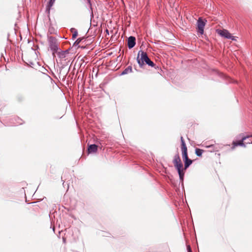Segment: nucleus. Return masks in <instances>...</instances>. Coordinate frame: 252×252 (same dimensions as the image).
<instances>
[{
  "label": "nucleus",
  "instance_id": "obj_6",
  "mask_svg": "<svg viewBox=\"0 0 252 252\" xmlns=\"http://www.w3.org/2000/svg\"><path fill=\"white\" fill-rule=\"evenodd\" d=\"M174 166L178 171V174L179 175V177H180V179L182 181H183L184 180V174H185V172H184L185 170L183 168L182 163H179V164H177Z\"/></svg>",
  "mask_w": 252,
  "mask_h": 252
},
{
  "label": "nucleus",
  "instance_id": "obj_8",
  "mask_svg": "<svg viewBox=\"0 0 252 252\" xmlns=\"http://www.w3.org/2000/svg\"><path fill=\"white\" fill-rule=\"evenodd\" d=\"M98 146L95 144H92L89 146L88 151L89 153H95L97 151Z\"/></svg>",
  "mask_w": 252,
  "mask_h": 252
},
{
  "label": "nucleus",
  "instance_id": "obj_17",
  "mask_svg": "<svg viewBox=\"0 0 252 252\" xmlns=\"http://www.w3.org/2000/svg\"><path fill=\"white\" fill-rule=\"evenodd\" d=\"M83 39V38H78V39L76 40V41H75V44H79V43L81 42V41H82Z\"/></svg>",
  "mask_w": 252,
  "mask_h": 252
},
{
  "label": "nucleus",
  "instance_id": "obj_14",
  "mask_svg": "<svg viewBox=\"0 0 252 252\" xmlns=\"http://www.w3.org/2000/svg\"><path fill=\"white\" fill-rule=\"evenodd\" d=\"M204 152V150L196 148L195 149V154L198 157H201L202 153Z\"/></svg>",
  "mask_w": 252,
  "mask_h": 252
},
{
  "label": "nucleus",
  "instance_id": "obj_4",
  "mask_svg": "<svg viewBox=\"0 0 252 252\" xmlns=\"http://www.w3.org/2000/svg\"><path fill=\"white\" fill-rule=\"evenodd\" d=\"M249 137H250L249 136H244V137H242V139L241 140L233 141L232 144V146L231 147V149L232 150H234L235 149L236 147H237L238 146H242V147H245L246 145H245V144L244 143V141L247 138H248Z\"/></svg>",
  "mask_w": 252,
  "mask_h": 252
},
{
  "label": "nucleus",
  "instance_id": "obj_16",
  "mask_svg": "<svg viewBox=\"0 0 252 252\" xmlns=\"http://www.w3.org/2000/svg\"><path fill=\"white\" fill-rule=\"evenodd\" d=\"M55 1V0H50L49 1V3H48V9H50V8L52 6ZM48 10L49 11V9H48Z\"/></svg>",
  "mask_w": 252,
  "mask_h": 252
},
{
  "label": "nucleus",
  "instance_id": "obj_11",
  "mask_svg": "<svg viewBox=\"0 0 252 252\" xmlns=\"http://www.w3.org/2000/svg\"><path fill=\"white\" fill-rule=\"evenodd\" d=\"M132 71V67L131 66H128L127 68H126L121 73L122 75H125L126 74H128L129 73H131Z\"/></svg>",
  "mask_w": 252,
  "mask_h": 252
},
{
  "label": "nucleus",
  "instance_id": "obj_7",
  "mask_svg": "<svg viewBox=\"0 0 252 252\" xmlns=\"http://www.w3.org/2000/svg\"><path fill=\"white\" fill-rule=\"evenodd\" d=\"M127 44L129 48H133L135 45V38L133 36H130L128 38Z\"/></svg>",
  "mask_w": 252,
  "mask_h": 252
},
{
  "label": "nucleus",
  "instance_id": "obj_15",
  "mask_svg": "<svg viewBox=\"0 0 252 252\" xmlns=\"http://www.w3.org/2000/svg\"><path fill=\"white\" fill-rule=\"evenodd\" d=\"M181 150L185 149H187V147L186 146L185 142L183 139V137H181Z\"/></svg>",
  "mask_w": 252,
  "mask_h": 252
},
{
  "label": "nucleus",
  "instance_id": "obj_5",
  "mask_svg": "<svg viewBox=\"0 0 252 252\" xmlns=\"http://www.w3.org/2000/svg\"><path fill=\"white\" fill-rule=\"evenodd\" d=\"M205 24V22H204L201 18H199L197 21V30L198 32L201 34L204 33V28Z\"/></svg>",
  "mask_w": 252,
  "mask_h": 252
},
{
  "label": "nucleus",
  "instance_id": "obj_13",
  "mask_svg": "<svg viewBox=\"0 0 252 252\" xmlns=\"http://www.w3.org/2000/svg\"><path fill=\"white\" fill-rule=\"evenodd\" d=\"M71 32L72 33V38L75 39L78 35V32L77 30L74 28H72L71 29Z\"/></svg>",
  "mask_w": 252,
  "mask_h": 252
},
{
  "label": "nucleus",
  "instance_id": "obj_3",
  "mask_svg": "<svg viewBox=\"0 0 252 252\" xmlns=\"http://www.w3.org/2000/svg\"><path fill=\"white\" fill-rule=\"evenodd\" d=\"M49 46L51 50L53 51V55L54 56L55 53L58 50V43L57 40L52 37H50L49 38Z\"/></svg>",
  "mask_w": 252,
  "mask_h": 252
},
{
  "label": "nucleus",
  "instance_id": "obj_2",
  "mask_svg": "<svg viewBox=\"0 0 252 252\" xmlns=\"http://www.w3.org/2000/svg\"><path fill=\"white\" fill-rule=\"evenodd\" d=\"M217 32L222 37L236 40V37L231 35V33L226 30H217Z\"/></svg>",
  "mask_w": 252,
  "mask_h": 252
},
{
  "label": "nucleus",
  "instance_id": "obj_12",
  "mask_svg": "<svg viewBox=\"0 0 252 252\" xmlns=\"http://www.w3.org/2000/svg\"><path fill=\"white\" fill-rule=\"evenodd\" d=\"M192 163V160L190 159H189L187 161H185L184 170H186Z\"/></svg>",
  "mask_w": 252,
  "mask_h": 252
},
{
  "label": "nucleus",
  "instance_id": "obj_18",
  "mask_svg": "<svg viewBox=\"0 0 252 252\" xmlns=\"http://www.w3.org/2000/svg\"><path fill=\"white\" fill-rule=\"evenodd\" d=\"M187 250L188 252H191V248L189 245L187 246Z\"/></svg>",
  "mask_w": 252,
  "mask_h": 252
},
{
  "label": "nucleus",
  "instance_id": "obj_9",
  "mask_svg": "<svg viewBox=\"0 0 252 252\" xmlns=\"http://www.w3.org/2000/svg\"><path fill=\"white\" fill-rule=\"evenodd\" d=\"M182 153V158L184 161H187L189 159L188 156V149H185L181 150Z\"/></svg>",
  "mask_w": 252,
  "mask_h": 252
},
{
  "label": "nucleus",
  "instance_id": "obj_19",
  "mask_svg": "<svg viewBox=\"0 0 252 252\" xmlns=\"http://www.w3.org/2000/svg\"><path fill=\"white\" fill-rule=\"evenodd\" d=\"M88 0V2H90V0Z\"/></svg>",
  "mask_w": 252,
  "mask_h": 252
},
{
  "label": "nucleus",
  "instance_id": "obj_1",
  "mask_svg": "<svg viewBox=\"0 0 252 252\" xmlns=\"http://www.w3.org/2000/svg\"><path fill=\"white\" fill-rule=\"evenodd\" d=\"M137 61L141 67L145 63L152 67L155 65L154 63L148 58L147 53L141 50L138 53Z\"/></svg>",
  "mask_w": 252,
  "mask_h": 252
},
{
  "label": "nucleus",
  "instance_id": "obj_10",
  "mask_svg": "<svg viewBox=\"0 0 252 252\" xmlns=\"http://www.w3.org/2000/svg\"><path fill=\"white\" fill-rule=\"evenodd\" d=\"M182 163L181 160L179 155H176L174 157L173 159V163L174 165Z\"/></svg>",
  "mask_w": 252,
  "mask_h": 252
}]
</instances>
